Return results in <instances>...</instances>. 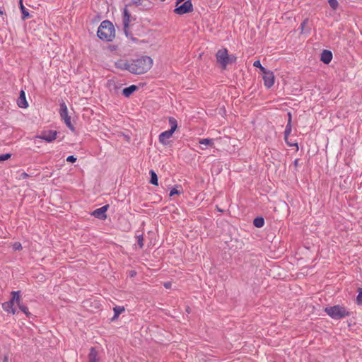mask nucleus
<instances>
[{
  "label": "nucleus",
  "mask_w": 362,
  "mask_h": 362,
  "mask_svg": "<svg viewBox=\"0 0 362 362\" xmlns=\"http://www.w3.org/2000/svg\"><path fill=\"white\" fill-rule=\"evenodd\" d=\"M153 59L148 56H140L135 59H120L115 62L117 68L126 70L134 74H143L151 69Z\"/></svg>",
  "instance_id": "obj_1"
},
{
  "label": "nucleus",
  "mask_w": 362,
  "mask_h": 362,
  "mask_svg": "<svg viewBox=\"0 0 362 362\" xmlns=\"http://www.w3.org/2000/svg\"><path fill=\"white\" fill-rule=\"evenodd\" d=\"M115 28L112 23L108 21L101 23L98 30V36L103 40L112 41L115 37Z\"/></svg>",
  "instance_id": "obj_2"
},
{
  "label": "nucleus",
  "mask_w": 362,
  "mask_h": 362,
  "mask_svg": "<svg viewBox=\"0 0 362 362\" xmlns=\"http://www.w3.org/2000/svg\"><path fill=\"white\" fill-rule=\"evenodd\" d=\"M325 312L332 319L339 320L349 315V312L341 305L326 307Z\"/></svg>",
  "instance_id": "obj_3"
},
{
  "label": "nucleus",
  "mask_w": 362,
  "mask_h": 362,
  "mask_svg": "<svg viewBox=\"0 0 362 362\" xmlns=\"http://www.w3.org/2000/svg\"><path fill=\"white\" fill-rule=\"evenodd\" d=\"M217 62L221 65L222 68L226 69L228 64L234 63L236 57L233 55L230 56L228 50L225 48L219 49L216 53Z\"/></svg>",
  "instance_id": "obj_4"
},
{
  "label": "nucleus",
  "mask_w": 362,
  "mask_h": 362,
  "mask_svg": "<svg viewBox=\"0 0 362 362\" xmlns=\"http://www.w3.org/2000/svg\"><path fill=\"white\" fill-rule=\"evenodd\" d=\"M59 113L62 119L64 121L66 125L69 128L71 131L74 132V127L71 124V117L68 115L67 107L64 103L61 105Z\"/></svg>",
  "instance_id": "obj_5"
},
{
  "label": "nucleus",
  "mask_w": 362,
  "mask_h": 362,
  "mask_svg": "<svg viewBox=\"0 0 362 362\" xmlns=\"http://www.w3.org/2000/svg\"><path fill=\"white\" fill-rule=\"evenodd\" d=\"M193 6L190 0H187L180 6H176L174 12L178 15H183L192 11Z\"/></svg>",
  "instance_id": "obj_6"
},
{
  "label": "nucleus",
  "mask_w": 362,
  "mask_h": 362,
  "mask_svg": "<svg viewBox=\"0 0 362 362\" xmlns=\"http://www.w3.org/2000/svg\"><path fill=\"white\" fill-rule=\"evenodd\" d=\"M264 85L267 88H270L274 84L275 77L272 71L265 70L263 73Z\"/></svg>",
  "instance_id": "obj_7"
},
{
  "label": "nucleus",
  "mask_w": 362,
  "mask_h": 362,
  "mask_svg": "<svg viewBox=\"0 0 362 362\" xmlns=\"http://www.w3.org/2000/svg\"><path fill=\"white\" fill-rule=\"evenodd\" d=\"M57 131L48 130L42 132L41 134L36 137L45 140L47 142H52L57 139Z\"/></svg>",
  "instance_id": "obj_8"
},
{
  "label": "nucleus",
  "mask_w": 362,
  "mask_h": 362,
  "mask_svg": "<svg viewBox=\"0 0 362 362\" xmlns=\"http://www.w3.org/2000/svg\"><path fill=\"white\" fill-rule=\"evenodd\" d=\"M108 207L109 205H105L99 209L94 210L91 214L99 219H105L107 218L106 212Z\"/></svg>",
  "instance_id": "obj_9"
},
{
  "label": "nucleus",
  "mask_w": 362,
  "mask_h": 362,
  "mask_svg": "<svg viewBox=\"0 0 362 362\" xmlns=\"http://www.w3.org/2000/svg\"><path fill=\"white\" fill-rule=\"evenodd\" d=\"M173 132L170 130L162 132L158 136L159 142L163 146H168L169 144V139L173 136Z\"/></svg>",
  "instance_id": "obj_10"
},
{
  "label": "nucleus",
  "mask_w": 362,
  "mask_h": 362,
  "mask_svg": "<svg viewBox=\"0 0 362 362\" xmlns=\"http://www.w3.org/2000/svg\"><path fill=\"white\" fill-rule=\"evenodd\" d=\"M132 18L130 13H129L127 8H124L123 10L122 22H123L124 29L125 32L129 28V24L132 21Z\"/></svg>",
  "instance_id": "obj_11"
},
{
  "label": "nucleus",
  "mask_w": 362,
  "mask_h": 362,
  "mask_svg": "<svg viewBox=\"0 0 362 362\" xmlns=\"http://www.w3.org/2000/svg\"><path fill=\"white\" fill-rule=\"evenodd\" d=\"M332 53L331 51L324 49L321 53L320 60L325 64H328L332 59Z\"/></svg>",
  "instance_id": "obj_12"
},
{
  "label": "nucleus",
  "mask_w": 362,
  "mask_h": 362,
  "mask_svg": "<svg viewBox=\"0 0 362 362\" xmlns=\"http://www.w3.org/2000/svg\"><path fill=\"white\" fill-rule=\"evenodd\" d=\"M17 104L18 107L21 108H26L28 106V103L26 100L25 93L24 90H21L20 95L17 100Z\"/></svg>",
  "instance_id": "obj_13"
},
{
  "label": "nucleus",
  "mask_w": 362,
  "mask_h": 362,
  "mask_svg": "<svg viewBox=\"0 0 362 362\" xmlns=\"http://www.w3.org/2000/svg\"><path fill=\"white\" fill-rule=\"evenodd\" d=\"M89 362H99L98 352L94 347L90 349V352L88 356Z\"/></svg>",
  "instance_id": "obj_14"
},
{
  "label": "nucleus",
  "mask_w": 362,
  "mask_h": 362,
  "mask_svg": "<svg viewBox=\"0 0 362 362\" xmlns=\"http://www.w3.org/2000/svg\"><path fill=\"white\" fill-rule=\"evenodd\" d=\"M137 89L138 87L136 85H131L130 86L124 88L122 93L125 97H129Z\"/></svg>",
  "instance_id": "obj_15"
},
{
  "label": "nucleus",
  "mask_w": 362,
  "mask_h": 362,
  "mask_svg": "<svg viewBox=\"0 0 362 362\" xmlns=\"http://www.w3.org/2000/svg\"><path fill=\"white\" fill-rule=\"evenodd\" d=\"M168 122L170 126V131L174 133L177 128V122L176 119L173 117H170L168 118Z\"/></svg>",
  "instance_id": "obj_16"
},
{
  "label": "nucleus",
  "mask_w": 362,
  "mask_h": 362,
  "mask_svg": "<svg viewBox=\"0 0 362 362\" xmlns=\"http://www.w3.org/2000/svg\"><path fill=\"white\" fill-rule=\"evenodd\" d=\"M19 4H20V8H21L22 14H23V17H22L23 20H25V19L29 18L30 14H29L28 11L26 10V8H25V6H23V0H20Z\"/></svg>",
  "instance_id": "obj_17"
},
{
  "label": "nucleus",
  "mask_w": 362,
  "mask_h": 362,
  "mask_svg": "<svg viewBox=\"0 0 362 362\" xmlns=\"http://www.w3.org/2000/svg\"><path fill=\"white\" fill-rule=\"evenodd\" d=\"M11 295H12V299L11 300H12L13 302H16L18 305L19 304H21V295H20V291H13L11 293Z\"/></svg>",
  "instance_id": "obj_18"
},
{
  "label": "nucleus",
  "mask_w": 362,
  "mask_h": 362,
  "mask_svg": "<svg viewBox=\"0 0 362 362\" xmlns=\"http://www.w3.org/2000/svg\"><path fill=\"white\" fill-rule=\"evenodd\" d=\"M115 315L113 317V320L117 318L119 315L124 311V308L121 306H116L113 308Z\"/></svg>",
  "instance_id": "obj_19"
},
{
  "label": "nucleus",
  "mask_w": 362,
  "mask_h": 362,
  "mask_svg": "<svg viewBox=\"0 0 362 362\" xmlns=\"http://www.w3.org/2000/svg\"><path fill=\"white\" fill-rule=\"evenodd\" d=\"M199 142L201 145H204L205 146H212L214 145V140L212 139H201Z\"/></svg>",
  "instance_id": "obj_20"
},
{
  "label": "nucleus",
  "mask_w": 362,
  "mask_h": 362,
  "mask_svg": "<svg viewBox=\"0 0 362 362\" xmlns=\"http://www.w3.org/2000/svg\"><path fill=\"white\" fill-rule=\"evenodd\" d=\"M14 302L10 300L8 302H5L2 304L3 309L6 312H10V310L13 308Z\"/></svg>",
  "instance_id": "obj_21"
},
{
  "label": "nucleus",
  "mask_w": 362,
  "mask_h": 362,
  "mask_svg": "<svg viewBox=\"0 0 362 362\" xmlns=\"http://www.w3.org/2000/svg\"><path fill=\"white\" fill-rule=\"evenodd\" d=\"M150 175H151V181H150V182L152 185L157 186L158 185V177H157L156 173L153 170H151L150 171Z\"/></svg>",
  "instance_id": "obj_22"
},
{
  "label": "nucleus",
  "mask_w": 362,
  "mask_h": 362,
  "mask_svg": "<svg viewBox=\"0 0 362 362\" xmlns=\"http://www.w3.org/2000/svg\"><path fill=\"white\" fill-rule=\"evenodd\" d=\"M182 192L181 186H176L173 187L170 192V196L172 197L175 194H180Z\"/></svg>",
  "instance_id": "obj_23"
},
{
  "label": "nucleus",
  "mask_w": 362,
  "mask_h": 362,
  "mask_svg": "<svg viewBox=\"0 0 362 362\" xmlns=\"http://www.w3.org/2000/svg\"><path fill=\"white\" fill-rule=\"evenodd\" d=\"M292 130V126L291 124L287 123L286 126V129L284 132V139L285 141L288 139V136L291 134Z\"/></svg>",
  "instance_id": "obj_24"
},
{
  "label": "nucleus",
  "mask_w": 362,
  "mask_h": 362,
  "mask_svg": "<svg viewBox=\"0 0 362 362\" xmlns=\"http://www.w3.org/2000/svg\"><path fill=\"white\" fill-rule=\"evenodd\" d=\"M253 223L255 226L257 228H261L264 224V221L263 218H256L254 219Z\"/></svg>",
  "instance_id": "obj_25"
},
{
  "label": "nucleus",
  "mask_w": 362,
  "mask_h": 362,
  "mask_svg": "<svg viewBox=\"0 0 362 362\" xmlns=\"http://www.w3.org/2000/svg\"><path fill=\"white\" fill-rule=\"evenodd\" d=\"M18 307L20 310L25 314L27 317H30L31 315V313L28 311V307L22 304H19Z\"/></svg>",
  "instance_id": "obj_26"
},
{
  "label": "nucleus",
  "mask_w": 362,
  "mask_h": 362,
  "mask_svg": "<svg viewBox=\"0 0 362 362\" xmlns=\"http://www.w3.org/2000/svg\"><path fill=\"white\" fill-rule=\"evenodd\" d=\"M328 3L333 10H336L339 6L337 0H328Z\"/></svg>",
  "instance_id": "obj_27"
},
{
  "label": "nucleus",
  "mask_w": 362,
  "mask_h": 362,
  "mask_svg": "<svg viewBox=\"0 0 362 362\" xmlns=\"http://www.w3.org/2000/svg\"><path fill=\"white\" fill-rule=\"evenodd\" d=\"M253 66L255 67L259 68L260 71L263 73L265 70H267L264 66H262L259 60H256L253 63Z\"/></svg>",
  "instance_id": "obj_28"
},
{
  "label": "nucleus",
  "mask_w": 362,
  "mask_h": 362,
  "mask_svg": "<svg viewBox=\"0 0 362 362\" xmlns=\"http://www.w3.org/2000/svg\"><path fill=\"white\" fill-rule=\"evenodd\" d=\"M358 294L356 297V303L358 305H361V304H362V288H358Z\"/></svg>",
  "instance_id": "obj_29"
},
{
  "label": "nucleus",
  "mask_w": 362,
  "mask_h": 362,
  "mask_svg": "<svg viewBox=\"0 0 362 362\" xmlns=\"http://www.w3.org/2000/svg\"><path fill=\"white\" fill-rule=\"evenodd\" d=\"M308 19H305V20H304V21L301 23V24H300V33H304V30H305V27H306V25H307V24H308Z\"/></svg>",
  "instance_id": "obj_30"
},
{
  "label": "nucleus",
  "mask_w": 362,
  "mask_h": 362,
  "mask_svg": "<svg viewBox=\"0 0 362 362\" xmlns=\"http://www.w3.org/2000/svg\"><path fill=\"white\" fill-rule=\"evenodd\" d=\"M11 153H6V154L0 155V162L9 159L11 158Z\"/></svg>",
  "instance_id": "obj_31"
},
{
  "label": "nucleus",
  "mask_w": 362,
  "mask_h": 362,
  "mask_svg": "<svg viewBox=\"0 0 362 362\" xmlns=\"http://www.w3.org/2000/svg\"><path fill=\"white\" fill-rule=\"evenodd\" d=\"M138 239V245L140 248H142L144 247V238L141 235L137 236Z\"/></svg>",
  "instance_id": "obj_32"
},
{
  "label": "nucleus",
  "mask_w": 362,
  "mask_h": 362,
  "mask_svg": "<svg viewBox=\"0 0 362 362\" xmlns=\"http://www.w3.org/2000/svg\"><path fill=\"white\" fill-rule=\"evenodd\" d=\"M22 245L20 243L18 242H16V243H14L13 245V249L14 250H22Z\"/></svg>",
  "instance_id": "obj_33"
},
{
  "label": "nucleus",
  "mask_w": 362,
  "mask_h": 362,
  "mask_svg": "<svg viewBox=\"0 0 362 362\" xmlns=\"http://www.w3.org/2000/svg\"><path fill=\"white\" fill-rule=\"evenodd\" d=\"M76 160V158L74 156H69L66 158V161L70 163H74Z\"/></svg>",
  "instance_id": "obj_34"
},
{
  "label": "nucleus",
  "mask_w": 362,
  "mask_h": 362,
  "mask_svg": "<svg viewBox=\"0 0 362 362\" xmlns=\"http://www.w3.org/2000/svg\"><path fill=\"white\" fill-rule=\"evenodd\" d=\"M28 177V175L26 173L23 172V173H22L21 174L19 179H20V180H21V179H25V178H27Z\"/></svg>",
  "instance_id": "obj_35"
},
{
  "label": "nucleus",
  "mask_w": 362,
  "mask_h": 362,
  "mask_svg": "<svg viewBox=\"0 0 362 362\" xmlns=\"http://www.w3.org/2000/svg\"><path fill=\"white\" fill-rule=\"evenodd\" d=\"M291 120H292V115H291V112H288V122L287 123H289V124H291Z\"/></svg>",
  "instance_id": "obj_36"
},
{
  "label": "nucleus",
  "mask_w": 362,
  "mask_h": 362,
  "mask_svg": "<svg viewBox=\"0 0 362 362\" xmlns=\"http://www.w3.org/2000/svg\"><path fill=\"white\" fill-rule=\"evenodd\" d=\"M286 144L290 146H298V144H291V142H288V139L286 140Z\"/></svg>",
  "instance_id": "obj_37"
},
{
  "label": "nucleus",
  "mask_w": 362,
  "mask_h": 362,
  "mask_svg": "<svg viewBox=\"0 0 362 362\" xmlns=\"http://www.w3.org/2000/svg\"><path fill=\"white\" fill-rule=\"evenodd\" d=\"M170 286H171V284H170V282L165 283V284H164V286H165L166 288H170Z\"/></svg>",
  "instance_id": "obj_38"
},
{
  "label": "nucleus",
  "mask_w": 362,
  "mask_h": 362,
  "mask_svg": "<svg viewBox=\"0 0 362 362\" xmlns=\"http://www.w3.org/2000/svg\"><path fill=\"white\" fill-rule=\"evenodd\" d=\"M16 310L14 308H12L10 310V312H9V313H12V314H13V315H14V314L16 313Z\"/></svg>",
  "instance_id": "obj_39"
},
{
  "label": "nucleus",
  "mask_w": 362,
  "mask_h": 362,
  "mask_svg": "<svg viewBox=\"0 0 362 362\" xmlns=\"http://www.w3.org/2000/svg\"><path fill=\"white\" fill-rule=\"evenodd\" d=\"M298 161H299V160H298V159H296V160H295V161H294V165H295L296 167V166H298Z\"/></svg>",
  "instance_id": "obj_40"
},
{
  "label": "nucleus",
  "mask_w": 362,
  "mask_h": 362,
  "mask_svg": "<svg viewBox=\"0 0 362 362\" xmlns=\"http://www.w3.org/2000/svg\"><path fill=\"white\" fill-rule=\"evenodd\" d=\"M8 356H5L3 362H8Z\"/></svg>",
  "instance_id": "obj_41"
},
{
  "label": "nucleus",
  "mask_w": 362,
  "mask_h": 362,
  "mask_svg": "<svg viewBox=\"0 0 362 362\" xmlns=\"http://www.w3.org/2000/svg\"><path fill=\"white\" fill-rule=\"evenodd\" d=\"M0 15H4V12L0 9Z\"/></svg>",
  "instance_id": "obj_42"
}]
</instances>
